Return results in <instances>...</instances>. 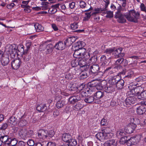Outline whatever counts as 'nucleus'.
<instances>
[{"mask_svg": "<svg viewBox=\"0 0 146 146\" xmlns=\"http://www.w3.org/2000/svg\"><path fill=\"white\" fill-rule=\"evenodd\" d=\"M122 50V48H121L117 49H115V50L113 51L112 54L116 58L123 57L124 55V54L123 53H121Z\"/></svg>", "mask_w": 146, "mask_h": 146, "instance_id": "nucleus-6", "label": "nucleus"}, {"mask_svg": "<svg viewBox=\"0 0 146 146\" xmlns=\"http://www.w3.org/2000/svg\"><path fill=\"white\" fill-rule=\"evenodd\" d=\"M143 88L140 86H138L135 88H133L131 90L132 92L135 94H136L138 96V95H140V92L141 91H142Z\"/></svg>", "mask_w": 146, "mask_h": 146, "instance_id": "nucleus-17", "label": "nucleus"}, {"mask_svg": "<svg viewBox=\"0 0 146 146\" xmlns=\"http://www.w3.org/2000/svg\"><path fill=\"white\" fill-rule=\"evenodd\" d=\"M11 137H9L8 138V139L6 141L5 143H4L5 145H9L11 144Z\"/></svg>", "mask_w": 146, "mask_h": 146, "instance_id": "nucleus-63", "label": "nucleus"}, {"mask_svg": "<svg viewBox=\"0 0 146 146\" xmlns=\"http://www.w3.org/2000/svg\"><path fill=\"white\" fill-rule=\"evenodd\" d=\"M64 43L65 46H69L71 45L72 44V42L70 41V40L69 38H68L64 42Z\"/></svg>", "mask_w": 146, "mask_h": 146, "instance_id": "nucleus-48", "label": "nucleus"}, {"mask_svg": "<svg viewBox=\"0 0 146 146\" xmlns=\"http://www.w3.org/2000/svg\"><path fill=\"white\" fill-rule=\"evenodd\" d=\"M97 60V57L96 56H93L89 60L88 63L94 64L96 62Z\"/></svg>", "mask_w": 146, "mask_h": 146, "instance_id": "nucleus-41", "label": "nucleus"}, {"mask_svg": "<svg viewBox=\"0 0 146 146\" xmlns=\"http://www.w3.org/2000/svg\"><path fill=\"white\" fill-rule=\"evenodd\" d=\"M86 5V3L83 1H81L80 2L79 5L80 7L82 8H85Z\"/></svg>", "mask_w": 146, "mask_h": 146, "instance_id": "nucleus-56", "label": "nucleus"}, {"mask_svg": "<svg viewBox=\"0 0 146 146\" xmlns=\"http://www.w3.org/2000/svg\"><path fill=\"white\" fill-rule=\"evenodd\" d=\"M99 69V66L98 64H93L90 68V70L91 72L90 74H95L97 73Z\"/></svg>", "mask_w": 146, "mask_h": 146, "instance_id": "nucleus-13", "label": "nucleus"}, {"mask_svg": "<svg viewBox=\"0 0 146 146\" xmlns=\"http://www.w3.org/2000/svg\"><path fill=\"white\" fill-rule=\"evenodd\" d=\"M7 124L6 123H4L2 125L0 128V129L1 130H4L7 128Z\"/></svg>", "mask_w": 146, "mask_h": 146, "instance_id": "nucleus-55", "label": "nucleus"}, {"mask_svg": "<svg viewBox=\"0 0 146 146\" xmlns=\"http://www.w3.org/2000/svg\"><path fill=\"white\" fill-rule=\"evenodd\" d=\"M128 138L127 137L125 136L122 137L120 139L119 143L121 144H124L125 143H127Z\"/></svg>", "mask_w": 146, "mask_h": 146, "instance_id": "nucleus-33", "label": "nucleus"}, {"mask_svg": "<svg viewBox=\"0 0 146 146\" xmlns=\"http://www.w3.org/2000/svg\"><path fill=\"white\" fill-rule=\"evenodd\" d=\"M17 118L14 116H12L9 118L8 120L9 125L12 124L15 125L17 123Z\"/></svg>", "mask_w": 146, "mask_h": 146, "instance_id": "nucleus-22", "label": "nucleus"}, {"mask_svg": "<svg viewBox=\"0 0 146 146\" xmlns=\"http://www.w3.org/2000/svg\"><path fill=\"white\" fill-rule=\"evenodd\" d=\"M119 78V76L118 75L111 77L109 80V83L110 84L115 86L117 82L118 81Z\"/></svg>", "mask_w": 146, "mask_h": 146, "instance_id": "nucleus-12", "label": "nucleus"}, {"mask_svg": "<svg viewBox=\"0 0 146 146\" xmlns=\"http://www.w3.org/2000/svg\"><path fill=\"white\" fill-rule=\"evenodd\" d=\"M95 98L93 96H90L86 98L84 100V101L87 103H90L94 101Z\"/></svg>", "mask_w": 146, "mask_h": 146, "instance_id": "nucleus-29", "label": "nucleus"}, {"mask_svg": "<svg viewBox=\"0 0 146 146\" xmlns=\"http://www.w3.org/2000/svg\"><path fill=\"white\" fill-rule=\"evenodd\" d=\"M126 61V60H124L123 58H121L118 59L116 61V64H118V63H119V64H121V63L123 64Z\"/></svg>", "mask_w": 146, "mask_h": 146, "instance_id": "nucleus-53", "label": "nucleus"}, {"mask_svg": "<svg viewBox=\"0 0 146 146\" xmlns=\"http://www.w3.org/2000/svg\"><path fill=\"white\" fill-rule=\"evenodd\" d=\"M65 104L64 101H59L56 103V106L59 109L63 107Z\"/></svg>", "mask_w": 146, "mask_h": 146, "instance_id": "nucleus-32", "label": "nucleus"}, {"mask_svg": "<svg viewBox=\"0 0 146 146\" xmlns=\"http://www.w3.org/2000/svg\"><path fill=\"white\" fill-rule=\"evenodd\" d=\"M27 130L25 129H21L19 132L20 136L23 139H25L27 137Z\"/></svg>", "mask_w": 146, "mask_h": 146, "instance_id": "nucleus-23", "label": "nucleus"}, {"mask_svg": "<svg viewBox=\"0 0 146 146\" xmlns=\"http://www.w3.org/2000/svg\"><path fill=\"white\" fill-rule=\"evenodd\" d=\"M31 45V41H29L26 43V46H27V51L24 50V49L23 47H21V50L23 52V54H25L27 53V51L30 48V46Z\"/></svg>", "mask_w": 146, "mask_h": 146, "instance_id": "nucleus-24", "label": "nucleus"}, {"mask_svg": "<svg viewBox=\"0 0 146 146\" xmlns=\"http://www.w3.org/2000/svg\"><path fill=\"white\" fill-rule=\"evenodd\" d=\"M94 95L96 97V98H95L94 103L98 104H100L101 101L100 99L104 96V92L101 91H98L94 94Z\"/></svg>", "mask_w": 146, "mask_h": 146, "instance_id": "nucleus-5", "label": "nucleus"}, {"mask_svg": "<svg viewBox=\"0 0 146 146\" xmlns=\"http://www.w3.org/2000/svg\"><path fill=\"white\" fill-rule=\"evenodd\" d=\"M134 74V72L131 70H128L127 71V75L125 76V78L127 77L128 78H131Z\"/></svg>", "mask_w": 146, "mask_h": 146, "instance_id": "nucleus-42", "label": "nucleus"}, {"mask_svg": "<svg viewBox=\"0 0 146 146\" xmlns=\"http://www.w3.org/2000/svg\"><path fill=\"white\" fill-rule=\"evenodd\" d=\"M48 137L49 136L50 137H52L54 135V132L53 130L48 131Z\"/></svg>", "mask_w": 146, "mask_h": 146, "instance_id": "nucleus-59", "label": "nucleus"}, {"mask_svg": "<svg viewBox=\"0 0 146 146\" xmlns=\"http://www.w3.org/2000/svg\"><path fill=\"white\" fill-rule=\"evenodd\" d=\"M115 86L110 84L109 86L107 87L105 89V91L108 93H110L114 91Z\"/></svg>", "mask_w": 146, "mask_h": 146, "instance_id": "nucleus-27", "label": "nucleus"}, {"mask_svg": "<svg viewBox=\"0 0 146 146\" xmlns=\"http://www.w3.org/2000/svg\"><path fill=\"white\" fill-rule=\"evenodd\" d=\"M83 105L80 102H78L76 105L74 106L75 108V110H78L80 109L83 107Z\"/></svg>", "mask_w": 146, "mask_h": 146, "instance_id": "nucleus-35", "label": "nucleus"}, {"mask_svg": "<svg viewBox=\"0 0 146 146\" xmlns=\"http://www.w3.org/2000/svg\"><path fill=\"white\" fill-rule=\"evenodd\" d=\"M106 57L104 55L102 56L101 57V61L103 62L102 64H106L108 62L106 61Z\"/></svg>", "mask_w": 146, "mask_h": 146, "instance_id": "nucleus-64", "label": "nucleus"}, {"mask_svg": "<svg viewBox=\"0 0 146 146\" xmlns=\"http://www.w3.org/2000/svg\"><path fill=\"white\" fill-rule=\"evenodd\" d=\"M9 137L7 135L1 136L0 137V141L4 143L8 139Z\"/></svg>", "mask_w": 146, "mask_h": 146, "instance_id": "nucleus-43", "label": "nucleus"}, {"mask_svg": "<svg viewBox=\"0 0 146 146\" xmlns=\"http://www.w3.org/2000/svg\"><path fill=\"white\" fill-rule=\"evenodd\" d=\"M136 127V125L133 123L129 124L126 128V132L129 134L132 133Z\"/></svg>", "mask_w": 146, "mask_h": 146, "instance_id": "nucleus-9", "label": "nucleus"}, {"mask_svg": "<svg viewBox=\"0 0 146 146\" xmlns=\"http://www.w3.org/2000/svg\"><path fill=\"white\" fill-rule=\"evenodd\" d=\"M81 47V42H77L74 45L72 46V48L73 49L76 50H78L79 49H80Z\"/></svg>", "mask_w": 146, "mask_h": 146, "instance_id": "nucleus-28", "label": "nucleus"}, {"mask_svg": "<svg viewBox=\"0 0 146 146\" xmlns=\"http://www.w3.org/2000/svg\"><path fill=\"white\" fill-rule=\"evenodd\" d=\"M107 9H105V8H95L94 11L96 12L93 13V14H96L102 12L107 11Z\"/></svg>", "mask_w": 146, "mask_h": 146, "instance_id": "nucleus-30", "label": "nucleus"}, {"mask_svg": "<svg viewBox=\"0 0 146 146\" xmlns=\"http://www.w3.org/2000/svg\"><path fill=\"white\" fill-rule=\"evenodd\" d=\"M2 64H8L9 62V58L8 57H3L1 60Z\"/></svg>", "mask_w": 146, "mask_h": 146, "instance_id": "nucleus-39", "label": "nucleus"}, {"mask_svg": "<svg viewBox=\"0 0 146 146\" xmlns=\"http://www.w3.org/2000/svg\"><path fill=\"white\" fill-rule=\"evenodd\" d=\"M70 28L72 30H74L78 28L77 23H74L70 25Z\"/></svg>", "mask_w": 146, "mask_h": 146, "instance_id": "nucleus-52", "label": "nucleus"}, {"mask_svg": "<svg viewBox=\"0 0 146 146\" xmlns=\"http://www.w3.org/2000/svg\"><path fill=\"white\" fill-rule=\"evenodd\" d=\"M136 100V98L134 96H131L127 98L124 102L123 103L125 107H127L129 105L134 104Z\"/></svg>", "mask_w": 146, "mask_h": 146, "instance_id": "nucleus-4", "label": "nucleus"}, {"mask_svg": "<svg viewBox=\"0 0 146 146\" xmlns=\"http://www.w3.org/2000/svg\"><path fill=\"white\" fill-rule=\"evenodd\" d=\"M27 121L25 120H21L19 123L20 125L22 127L25 126L27 124Z\"/></svg>", "mask_w": 146, "mask_h": 146, "instance_id": "nucleus-60", "label": "nucleus"}, {"mask_svg": "<svg viewBox=\"0 0 146 146\" xmlns=\"http://www.w3.org/2000/svg\"><path fill=\"white\" fill-rule=\"evenodd\" d=\"M65 47L64 43L61 41L57 43L54 46L56 49L58 50H63L65 48Z\"/></svg>", "mask_w": 146, "mask_h": 146, "instance_id": "nucleus-14", "label": "nucleus"}, {"mask_svg": "<svg viewBox=\"0 0 146 146\" xmlns=\"http://www.w3.org/2000/svg\"><path fill=\"white\" fill-rule=\"evenodd\" d=\"M110 105L112 106H114L117 104V100H112L110 102Z\"/></svg>", "mask_w": 146, "mask_h": 146, "instance_id": "nucleus-61", "label": "nucleus"}, {"mask_svg": "<svg viewBox=\"0 0 146 146\" xmlns=\"http://www.w3.org/2000/svg\"><path fill=\"white\" fill-rule=\"evenodd\" d=\"M54 47L52 44H48L46 46V51L47 54H49L51 53L53 51V48Z\"/></svg>", "mask_w": 146, "mask_h": 146, "instance_id": "nucleus-26", "label": "nucleus"}, {"mask_svg": "<svg viewBox=\"0 0 146 146\" xmlns=\"http://www.w3.org/2000/svg\"><path fill=\"white\" fill-rule=\"evenodd\" d=\"M72 138L71 135L69 133H64L62 136V139L63 141L68 143Z\"/></svg>", "mask_w": 146, "mask_h": 146, "instance_id": "nucleus-16", "label": "nucleus"}, {"mask_svg": "<svg viewBox=\"0 0 146 146\" xmlns=\"http://www.w3.org/2000/svg\"><path fill=\"white\" fill-rule=\"evenodd\" d=\"M103 133L104 134H106L107 137H109L110 135V129L108 127H106L102 130Z\"/></svg>", "mask_w": 146, "mask_h": 146, "instance_id": "nucleus-37", "label": "nucleus"}, {"mask_svg": "<svg viewBox=\"0 0 146 146\" xmlns=\"http://www.w3.org/2000/svg\"><path fill=\"white\" fill-rule=\"evenodd\" d=\"M140 7L141 11H144L146 13V7L143 3H142L141 4Z\"/></svg>", "mask_w": 146, "mask_h": 146, "instance_id": "nucleus-57", "label": "nucleus"}, {"mask_svg": "<svg viewBox=\"0 0 146 146\" xmlns=\"http://www.w3.org/2000/svg\"><path fill=\"white\" fill-rule=\"evenodd\" d=\"M115 50V47L110 48L106 49L104 51V52L107 54H110L113 52L114 50Z\"/></svg>", "mask_w": 146, "mask_h": 146, "instance_id": "nucleus-44", "label": "nucleus"}, {"mask_svg": "<svg viewBox=\"0 0 146 146\" xmlns=\"http://www.w3.org/2000/svg\"><path fill=\"white\" fill-rule=\"evenodd\" d=\"M80 94H79L76 96L70 97L69 99L68 102L70 104H74L78 101L80 100Z\"/></svg>", "mask_w": 146, "mask_h": 146, "instance_id": "nucleus-8", "label": "nucleus"}, {"mask_svg": "<svg viewBox=\"0 0 146 146\" xmlns=\"http://www.w3.org/2000/svg\"><path fill=\"white\" fill-rule=\"evenodd\" d=\"M48 131L43 129H39L36 135L37 138L39 139H44L48 137Z\"/></svg>", "mask_w": 146, "mask_h": 146, "instance_id": "nucleus-2", "label": "nucleus"}, {"mask_svg": "<svg viewBox=\"0 0 146 146\" xmlns=\"http://www.w3.org/2000/svg\"><path fill=\"white\" fill-rule=\"evenodd\" d=\"M101 124L102 125H106L108 124V122L106 119L103 118L101 120Z\"/></svg>", "mask_w": 146, "mask_h": 146, "instance_id": "nucleus-58", "label": "nucleus"}, {"mask_svg": "<svg viewBox=\"0 0 146 146\" xmlns=\"http://www.w3.org/2000/svg\"><path fill=\"white\" fill-rule=\"evenodd\" d=\"M124 80L121 79L119 77L118 81H117V82L115 87L118 89H122L124 86Z\"/></svg>", "mask_w": 146, "mask_h": 146, "instance_id": "nucleus-18", "label": "nucleus"}, {"mask_svg": "<svg viewBox=\"0 0 146 146\" xmlns=\"http://www.w3.org/2000/svg\"><path fill=\"white\" fill-rule=\"evenodd\" d=\"M27 137H31L34 135L33 131L31 130H29L28 131L27 130Z\"/></svg>", "mask_w": 146, "mask_h": 146, "instance_id": "nucleus-45", "label": "nucleus"}, {"mask_svg": "<svg viewBox=\"0 0 146 146\" xmlns=\"http://www.w3.org/2000/svg\"><path fill=\"white\" fill-rule=\"evenodd\" d=\"M138 98L139 99L142 100L143 98H146V90L141 92L140 95H138Z\"/></svg>", "mask_w": 146, "mask_h": 146, "instance_id": "nucleus-31", "label": "nucleus"}, {"mask_svg": "<svg viewBox=\"0 0 146 146\" xmlns=\"http://www.w3.org/2000/svg\"><path fill=\"white\" fill-rule=\"evenodd\" d=\"M146 111V108L142 106H140L137 109V113L138 115H142Z\"/></svg>", "mask_w": 146, "mask_h": 146, "instance_id": "nucleus-20", "label": "nucleus"}, {"mask_svg": "<svg viewBox=\"0 0 146 146\" xmlns=\"http://www.w3.org/2000/svg\"><path fill=\"white\" fill-rule=\"evenodd\" d=\"M113 12L110 11H107L106 13L107 14L106 17H107L111 18L113 16Z\"/></svg>", "mask_w": 146, "mask_h": 146, "instance_id": "nucleus-46", "label": "nucleus"}, {"mask_svg": "<svg viewBox=\"0 0 146 146\" xmlns=\"http://www.w3.org/2000/svg\"><path fill=\"white\" fill-rule=\"evenodd\" d=\"M81 68L82 70H83L84 71H89L88 69L89 68V66L88 64H85L83 66L80 65Z\"/></svg>", "mask_w": 146, "mask_h": 146, "instance_id": "nucleus-47", "label": "nucleus"}, {"mask_svg": "<svg viewBox=\"0 0 146 146\" xmlns=\"http://www.w3.org/2000/svg\"><path fill=\"white\" fill-rule=\"evenodd\" d=\"M137 136L133 137L130 139L128 138L127 142V145L131 146L137 143L138 141V140H137Z\"/></svg>", "mask_w": 146, "mask_h": 146, "instance_id": "nucleus-10", "label": "nucleus"}, {"mask_svg": "<svg viewBox=\"0 0 146 146\" xmlns=\"http://www.w3.org/2000/svg\"><path fill=\"white\" fill-rule=\"evenodd\" d=\"M91 12L85 13V16L83 19L84 21H86L89 20L91 16Z\"/></svg>", "mask_w": 146, "mask_h": 146, "instance_id": "nucleus-40", "label": "nucleus"}, {"mask_svg": "<svg viewBox=\"0 0 146 146\" xmlns=\"http://www.w3.org/2000/svg\"><path fill=\"white\" fill-rule=\"evenodd\" d=\"M5 50L9 53L11 54H14L17 53V49L13 45L10 44L8 45L5 47Z\"/></svg>", "mask_w": 146, "mask_h": 146, "instance_id": "nucleus-7", "label": "nucleus"}, {"mask_svg": "<svg viewBox=\"0 0 146 146\" xmlns=\"http://www.w3.org/2000/svg\"><path fill=\"white\" fill-rule=\"evenodd\" d=\"M105 2L104 8L105 9H107V8L108 7V5L109 4L110 1L109 0H103Z\"/></svg>", "mask_w": 146, "mask_h": 146, "instance_id": "nucleus-62", "label": "nucleus"}, {"mask_svg": "<svg viewBox=\"0 0 146 146\" xmlns=\"http://www.w3.org/2000/svg\"><path fill=\"white\" fill-rule=\"evenodd\" d=\"M11 144L12 145V146H15V145L17 143V140L16 138H11Z\"/></svg>", "mask_w": 146, "mask_h": 146, "instance_id": "nucleus-51", "label": "nucleus"}, {"mask_svg": "<svg viewBox=\"0 0 146 146\" xmlns=\"http://www.w3.org/2000/svg\"><path fill=\"white\" fill-rule=\"evenodd\" d=\"M57 11V9L54 8L52 7L51 8H49L48 10V13L50 14H54Z\"/></svg>", "mask_w": 146, "mask_h": 146, "instance_id": "nucleus-49", "label": "nucleus"}, {"mask_svg": "<svg viewBox=\"0 0 146 146\" xmlns=\"http://www.w3.org/2000/svg\"><path fill=\"white\" fill-rule=\"evenodd\" d=\"M104 133L103 132H100L97 133L96 135V137L99 140L104 139Z\"/></svg>", "mask_w": 146, "mask_h": 146, "instance_id": "nucleus-36", "label": "nucleus"}, {"mask_svg": "<svg viewBox=\"0 0 146 146\" xmlns=\"http://www.w3.org/2000/svg\"><path fill=\"white\" fill-rule=\"evenodd\" d=\"M67 143L71 146H76L77 144L76 140L72 138Z\"/></svg>", "mask_w": 146, "mask_h": 146, "instance_id": "nucleus-34", "label": "nucleus"}, {"mask_svg": "<svg viewBox=\"0 0 146 146\" xmlns=\"http://www.w3.org/2000/svg\"><path fill=\"white\" fill-rule=\"evenodd\" d=\"M125 135V133L121 130L117 131V135L118 137H120L121 136H124Z\"/></svg>", "mask_w": 146, "mask_h": 146, "instance_id": "nucleus-50", "label": "nucleus"}, {"mask_svg": "<svg viewBox=\"0 0 146 146\" xmlns=\"http://www.w3.org/2000/svg\"><path fill=\"white\" fill-rule=\"evenodd\" d=\"M36 31L40 32L44 30V28L38 23H36L34 25Z\"/></svg>", "mask_w": 146, "mask_h": 146, "instance_id": "nucleus-25", "label": "nucleus"}, {"mask_svg": "<svg viewBox=\"0 0 146 146\" xmlns=\"http://www.w3.org/2000/svg\"><path fill=\"white\" fill-rule=\"evenodd\" d=\"M46 109V104H41L38 105L36 107V110L39 112H43Z\"/></svg>", "mask_w": 146, "mask_h": 146, "instance_id": "nucleus-21", "label": "nucleus"}, {"mask_svg": "<svg viewBox=\"0 0 146 146\" xmlns=\"http://www.w3.org/2000/svg\"><path fill=\"white\" fill-rule=\"evenodd\" d=\"M74 50L75 51L73 54L74 57L76 58H81V56H80L78 50Z\"/></svg>", "mask_w": 146, "mask_h": 146, "instance_id": "nucleus-38", "label": "nucleus"}, {"mask_svg": "<svg viewBox=\"0 0 146 146\" xmlns=\"http://www.w3.org/2000/svg\"><path fill=\"white\" fill-rule=\"evenodd\" d=\"M125 15L121 13H115V17L117 19V21L119 23H123L126 22V20L124 17Z\"/></svg>", "mask_w": 146, "mask_h": 146, "instance_id": "nucleus-3", "label": "nucleus"}, {"mask_svg": "<svg viewBox=\"0 0 146 146\" xmlns=\"http://www.w3.org/2000/svg\"><path fill=\"white\" fill-rule=\"evenodd\" d=\"M27 144L29 146H34L35 145L34 141L32 139H29L27 141Z\"/></svg>", "mask_w": 146, "mask_h": 146, "instance_id": "nucleus-54", "label": "nucleus"}, {"mask_svg": "<svg viewBox=\"0 0 146 146\" xmlns=\"http://www.w3.org/2000/svg\"><path fill=\"white\" fill-rule=\"evenodd\" d=\"M104 145V146H116L117 142L114 139H110L105 142Z\"/></svg>", "mask_w": 146, "mask_h": 146, "instance_id": "nucleus-15", "label": "nucleus"}, {"mask_svg": "<svg viewBox=\"0 0 146 146\" xmlns=\"http://www.w3.org/2000/svg\"><path fill=\"white\" fill-rule=\"evenodd\" d=\"M139 15V13H136L134 10H132L125 14V17L129 21L136 23Z\"/></svg>", "mask_w": 146, "mask_h": 146, "instance_id": "nucleus-1", "label": "nucleus"}, {"mask_svg": "<svg viewBox=\"0 0 146 146\" xmlns=\"http://www.w3.org/2000/svg\"><path fill=\"white\" fill-rule=\"evenodd\" d=\"M81 47V48L80 49H78V50L80 54V56H81V59H80L78 60V64H82L83 63L82 61H83L84 60V59H82V58L83 57H84V55L86 52V50L84 48H83L82 47Z\"/></svg>", "mask_w": 146, "mask_h": 146, "instance_id": "nucleus-11", "label": "nucleus"}, {"mask_svg": "<svg viewBox=\"0 0 146 146\" xmlns=\"http://www.w3.org/2000/svg\"><path fill=\"white\" fill-rule=\"evenodd\" d=\"M90 73L89 71H82L80 74L79 78L81 79H83L88 77Z\"/></svg>", "mask_w": 146, "mask_h": 146, "instance_id": "nucleus-19", "label": "nucleus"}]
</instances>
